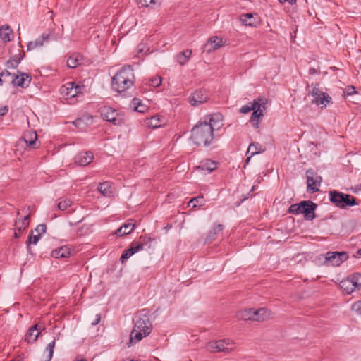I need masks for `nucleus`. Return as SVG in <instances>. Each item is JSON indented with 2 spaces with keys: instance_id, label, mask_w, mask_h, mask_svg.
Wrapping results in <instances>:
<instances>
[{
  "instance_id": "nucleus-58",
  "label": "nucleus",
  "mask_w": 361,
  "mask_h": 361,
  "mask_svg": "<svg viewBox=\"0 0 361 361\" xmlns=\"http://www.w3.org/2000/svg\"><path fill=\"white\" fill-rule=\"evenodd\" d=\"M357 253L361 256V248L357 250Z\"/></svg>"
},
{
  "instance_id": "nucleus-34",
  "label": "nucleus",
  "mask_w": 361,
  "mask_h": 361,
  "mask_svg": "<svg viewBox=\"0 0 361 361\" xmlns=\"http://www.w3.org/2000/svg\"><path fill=\"white\" fill-rule=\"evenodd\" d=\"M137 5L141 7L155 8L160 6L161 0H135Z\"/></svg>"
},
{
  "instance_id": "nucleus-30",
  "label": "nucleus",
  "mask_w": 361,
  "mask_h": 361,
  "mask_svg": "<svg viewBox=\"0 0 361 361\" xmlns=\"http://www.w3.org/2000/svg\"><path fill=\"white\" fill-rule=\"evenodd\" d=\"M70 255V250L68 247L63 246L59 249L53 250L51 253L52 257L54 258H65L68 257Z\"/></svg>"
},
{
  "instance_id": "nucleus-44",
  "label": "nucleus",
  "mask_w": 361,
  "mask_h": 361,
  "mask_svg": "<svg viewBox=\"0 0 361 361\" xmlns=\"http://www.w3.org/2000/svg\"><path fill=\"white\" fill-rule=\"evenodd\" d=\"M46 228L47 227L45 224H39L35 228L34 232L36 233L37 234H39V235L41 236L42 234L46 232Z\"/></svg>"
},
{
  "instance_id": "nucleus-55",
  "label": "nucleus",
  "mask_w": 361,
  "mask_h": 361,
  "mask_svg": "<svg viewBox=\"0 0 361 361\" xmlns=\"http://www.w3.org/2000/svg\"><path fill=\"white\" fill-rule=\"evenodd\" d=\"M360 190H361V184L359 185H357L355 187V189L354 190V192H357V191H360Z\"/></svg>"
},
{
  "instance_id": "nucleus-23",
  "label": "nucleus",
  "mask_w": 361,
  "mask_h": 361,
  "mask_svg": "<svg viewBox=\"0 0 361 361\" xmlns=\"http://www.w3.org/2000/svg\"><path fill=\"white\" fill-rule=\"evenodd\" d=\"M31 81L30 77L26 73H20L19 75H16L12 80L14 85L24 87L25 85L27 86Z\"/></svg>"
},
{
  "instance_id": "nucleus-22",
  "label": "nucleus",
  "mask_w": 361,
  "mask_h": 361,
  "mask_svg": "<svg viewBox=\"0 0 361 361\" xmlns=\"http://www.w3.org/2000/svg\"><path fill=\"white\" fill-rule=\"evenodd\" d=\"M255 315H253V321L262 322L271 317V313L265 308H259L255 310Z\"/></svg>"
},
{
  "instance_id": "nucleus-4",
  "label": "nucleus",
  "mask_w": 361,
  "mask_h": 361,
  "mask_svg": "<svg viewBox=\"0 0 361 361\" xmlns=\"http://www.w3.org/2000/svg\"><path fill=\"white\" fill-rule=\"evenodd\" d=\"M329 196L331 202L341 209L358 205V202L354 197L337 190L330 191Z\"/></svg>"
},
{
  "instance_id": "nucleus-19",
  "label": "nucleus",
  "mask_w": 361,
  "mask_h": 361,
  "mask_svg": "<svg viewBox=\"0 0 361 361\" xmlns=\"http://www.w3.org/2000/svg\"><path fill=\"white\" fill-rule=\"evenodd\" d=\"M49 39V34H42L35 41L30 42L27 44V50H33L37 48L42 47L44 44L48 43Z\"/></svg>"
},
{
  "instance_id": "nucleus-26",
  "label": "nucleus",
  "mask_w": 361,
  "mask_h": 361,
  "mask_svg": "<svg viewBox=\"0 0 361 361\" xmlns=\"http://www.w3.org/2000/svg\"><path fill=\"white\" fill-rule=\"evenodd\" d=\"M39 324H35L33 326L30 327L25 334V340L27 343H34L37 341L39 331H38Z\"/></svg>"
},
{
  "instance_id": "nucleus-49",
  "label": "nucleus",
  "mask_w": 361,
  "mask_h": 361,
  "mask_svg": "<svg viewBox=\"0 0 361 361\" xmlns=\"http://www.w3.org/2000/svg\"><path fill=\"white\" fill-rule=\"evenodd\" d=\"M345 92L348 95H352L353 94L355 93V87H348L346 88Z\"/></svg>"
},
{
  "instance_id": "nucleus-52",
  "label": "nucleus",
  "mask_w": 361,
  "mask_h": 361,
  "mask_svg": "<svg viewBox=\"0 0 361 361\" xmlns=\"http://www.w3.org/2000/svg\"><path fill=\"white\" fill-rule=\"evenodd\" d=\"M281 3L288 2L290 4L295 3L296 0H279Z\"/></svg>"
},
{
  "instance_id": "nucleus-53",
  "label": "nucleus",
  "mask_w": 361,
  "mask_h": 361,
  "mask_svg": "<svg viewBox=\"0 0 361 361\" xmlns=\"http://www.w3.org/2000/svg\"><path fill=\"white\" fill-rule=\"evenodd\" d=\"M39 324V326H38V331H39V334L44 331L45 329V327L43 324Z\"/></svg>"
},
{
  "instance_id": "nucleus-11",
  "label": "nucleus",
  "mask_w": 361,
  "mask_h": 361,
  "mask_svg": "<svg viewBox=\"0 0 361 361\" xmlns=\"http://www.w3.org/2000/svg\"><path fill=\"white\" fill-rule=\"evenodd\" d=\"M310 94L312 97V102L322 107H326L331 102V97L317 87L312 88Z\"/></svg>"
},
{
  "instance_id": "nucleus-27",
  "label": "nucleus",
  "mask_w": 361,
  "mask_h": 361,
  "mask_svg": "<svg viewBox=\"0 0 361 361\" xmlns=\"http://www.w3.org/2000/svg\"><path fill=\"white\" fill-rule=\"evenodd\" d=\"M13 37V32L9 25H3L0 27V38L4 42H10Z\"/></svg>"
},
{
  "instance_id": "nucleus-10",
  "label": "nucleus",
  "mask_w": 361,
  "mask_h": 361,
  "mask_svg": "<svg viewBox=\"0 0 361 361\" xmlns=\"http://www.w3.org/2000/svg\"><path fill=\"white\" fill-rule=\"evenodd\" d=\"M83 85H75L73 82H67L60 89L61 94L66 99L74 98L82 94Z\"/></svg>"
},
{
  "instance_id": "nucleus-36",
  "label": "nucleus",
  "mask_w": 361,
  "mask_h": 361,
  "mask_svg": "<svg viewBox=\"0 0 361 361\" xmlns=\"http://www.w3.org/2000/svg\"><path fill=\"white\" fill-rule=\"evenodd\" d=\"M82 61V56L79 54H73L69 56L67 60V66L71 68H75L78 67Z\"/></svg>"
},
{
  "instance_id": "nucleus-47",
  "label": "nucleus",
  "mask_w": 361,
  "mask_h": 361,
  "mask_svg": "<svg viewBox=\"0 0 361 361\" xmlns=\"http://www.w3.org/2000/svg\"><path fill=\"white\" fill-rule=\"evenodd\" d=\"M24 57V54L19 53L18 55H15L13 56L14 61H16V64H19L20 61Z\"/></svg>"
},
{
  "instance_id": "nucleus-24",
  "label": "nucleus",
  "mask_w": 361,
  "mask_h": 361,
  "mask_svg": "<svg viewBox=\"0 0 361 361\" xmlns=\"http://www.w3.org/2000/svg\"><path fill=\"white\" fill-rule=\"evenodd\" d=\"M93 123V118L91 115L85 114L83 115L81 118L76 119L73 124L76 128L82 129L86 126L91 125Z\"/></svg>"
},
{
  "instance_id": "nucleus-14",
  "label": "nucleus",
  "mask_w": 361,
  "mask_h": 361,
  "mask_svg": "<svg viewBox=\"0 0 361 361\" xmlns=\"http://www.w3.org/2000/svg\"><path fill=\"white\" fill-rule=\"evenodd\" d=\"M145 243L133 242L130 248L126 250L121 255V261L123 263L126 259L133 255L135 253L144 249Z\"/></svg>"
},
{
  "instance_id": "nucleus-8",
  "label": "nucleus",
  "mask_w": 361,
  "mask_h": 361,
  "mask_svg": "<svg viewBox=\"0 0 361 361\" xmlns=\"http://www.w3.org/2000/svg\"><path fill=\"white\" fill-rule=\"evenodd\" d=\"M235 344L229 339H222L211 341L207 343L205 349L210 353L230 352L234 350Z\"/></svg>"
},
{
  "instance_id": "nucleus-50",
  "label": "nucleus",
  "mask_w": 361,
  "mask_h": 361,
  "mask_svg": "<svg viewBox=\"0 0 361 361\" xmlns=\"http://www.w3.org/2000/svg\"><path fill=\"white\" fill-rule=\"evenodd\" d=\"M8 109L6 106L0 108V116H4L7 114Z\"/></svg>"
},
{
  "instance_id": "nucleus-51",
  "label": "nucleus",
  "mask_w": 361,
  "mask_h": 361,
  "mask_svg": "<svg viewBox=\"0 0 361 361\" xmlns=\"http://www.w3.org/2000/svg\"><path fill=\"white\" fill-rule=\"evenodd\" d=\"M100 319H101V315L99 314H97L95 320L92 322V325L96 326L97 324H98L99 323Z\"/></svg>"
},
{
  "instance_id": "nucleus-33",
  "label": "nucleus",
  "mask_w": 361,
  "mask_h": 361,
  "mask_svg": "<svg viewBox=\"0 0 361 361\" xmlns=\"http://www.w3.org/2000/svg\"><path fill=\"white\" fill-rule=\"evenodd\" d=\"M30 214L24 216L23 219H18L15 222L16 229L22 233L29 225Z\"/></svg>"
},
{
  "instance_id": "nucleus-9",
  "label": "nucleus",
  "mask_w": 361,
  "mask_h": 361,
  "mask_svg": "<svg viewBox=\"0 0 361 361\" xmlns=\"http://www.w3.org/2000/svg\"><path fill=\"white\" fill-rule=\"evenodd\" d=\"M101 116L107 121L112 122L116 126L122 124L124 121V116L118 112L117 110L110 107L104 106L100 109Z\"/></svg>"
},
{
  "instance_id": "nucleus-3",
  "label": "nucleus",
  "mask_w": 361,
  "mask_h": 361,
  "mask_svg": "<svg viewBox=\"0 0 361 361\" xmlns=\"http://www.w3.org/2000/svg\"><path fill=\"white\" fill-rule=\"evenodd\" d=\"M152 324L146 314L135 317V325L130 334V342H138L147 336L152 331Z\"/></svg>"
},
{
  "instance_id": "nucleus-1",
  "label": "nucleus",
  "mask_w": 361,
  "mask_h": 361,
  "mask_svg": "<svg viewBox=\"0 0 361 361\" xmlns=\"http://www.w3.org/2000/svg\"><path fill=\"white\" fill-rule=\"evenodd\" d=\"M223 117L214 114L204 118L192 129L191 140L197 145L208 146L214 139V132L223 126Z\"/></svg>"
},
{
  "instance_id": "nucleus-54",
  "label": "nucleus",
  "mask_w": 361,
  "mask_h": 361,
  "mask_svg": "<svg viewBox=\"0 0 361 361\" xmlns=\"http://www.w3.org/2000/svg\"><path fill=\"white\" fill-rule=\"evenodd\" d=\"M8 76L10 75V73L8 71H3L1 73V76L3 77V76Z\"/></svg>"
},
{
  "instance_id": "nucleus-42",
  "label": "nucleus",
  "mask_w": 361,
  "mask_h": 361,
  "mask_svg": "<svg viewBox=\"0 0 361 361\" xmlns=\"http://www.w3.org/2000/svg\"><path fill=\"white\" fill-rule=\"evenodd\" d=\"M161 83V78L159 76H155L149 79L148 85L149 86L156 87H159Z\"/></svg>"
},
{
  "instance_id": "nucleus-31",
  "label": "nucleus",
  "mask_w": 361,
  "mask_h": 361,
  "mask_svg": "<svg viewBox=\"0 0 361 361\" xmlns=\"http://www.w3.org/2000/svg\"><path fill=\"white\" fill-rule=\"evenodd\" d=\"M135 228L133 223H127L121 226L115 233L118 236H123L130 233Z\"/></svg>"
},
{
  "instance_id": "nucleus-18",
  "label": "nucleus",
  "mask_w": 361,
  "mask_h": 361,
  "mask_svg": "<svg viewBox=\"0 0 361 361\" xmlns=\"http://www.w3.org/2000/svg\"><path fill=\"white\" fill-rule=\"evenodd\" d=\"M94 159L90 152H81L75 157V162L80 166H86L91 163Z\"/></svg>"
},
{
  "instance_id": "nucleus-6",
  "label": "nucleus",
  "mask_w": 361,
  "mask_h": 361,
  "mask_svg": "<svg viewBox=\"0 0 361 361\" xmlns=\"http://www.w3.org/2000/svg\"><path fill=\"white\" fill-rule=\"evenodd\" d=\"M267 102V99L264 97H259L253 100L250 104L251 108H253L252 109L253 112L250 117V122L256 128H259V118L263 116Z\"/></svg>"
},
{
  "instance_id": "nucleus-29",
  "label": "nucleus",
  "mask_w": 361,
  "mask_h": 361,
  "mask_svg": "<svg viewBox=\"0 0 361 361\" xmlns=\"http://www.w3.org/2000/svg\"><path fill=\"white\" fill-rule=\"evenodd\" d=\"M55 347V339L49 343L42 355V361H50L54 353Z\"/></svg>"
},
{
  "instance_id": "nucleus-13",
  "label": "nucleus",
  "mask_w": 361,
  "mask_h": 361,
  "mask_svg": "<svg viewBox=\"0 0 361 361\" xmlns=\"http://www.w3.org/2000/svg\"><path fill=\"white\" fill-rule=\"evenodd\" d=\"M306 176L308 189L312 192L318 191L322 178L312 169H309L306 171Z\"/></svg>"
},
{
  "instance_id": "nucleus-32",
  "label": "nucleus",
  "mask_w": 361,
  "mask_h": 361,
  "mask_svg": "<svg viewBox=\"0 0 361 361\" xmlns=\"http://www.w3.org/2000/svg\"><path fill=\"white\" fill-rule=\"evenodd\" d=\"M132 106L135 111L140 113H145L149 109L147 105H146L145 103H143L140 99L137 98H134L132 100Z\"/></svg>"
},
{
  "instance_id": "nucleus-12",
  "label": "nucleus",
  "mask_w": 361,
  "mask_h": 361,
  "mask_svg": "<svg viewBox=\"0 0 361 361\" xmlns=\"http://www.w3.org/2000/svg\"><path fill=\"white\" fill-rule=\"evenodd\" d=\"M348 258V255L345 252H328L325 257L326 263L332 266H339Z\"/></svg>"
},
{
  "instance_id": "nucleus-43",
  "label": "nucleus",
  "mask_w": 361,
  "mask_h": 361,
  "mask_svg": "<svg viewBox=\"0 0 361 361\" xmlns=\"http://www.w3.org/2000/svg\"><path fill=\"white\" fill-rule=\"evenodd\" d=\"M35 232H32L31 235L29 237L28 243L36 245L40 238L39 234H35Z\"/></svg>"
},
{
  "instance_id": "nucleus-28",
  "label": "nucleus",
  "mask_w": 361,
  "mask_h": 361,
  "mask_svg": "<svg viewBox=\"0 0 361 361\" xmlns=\"http://www.w3.org/2000/svg\"><path fill=\"white\" fill-rule=\"evenodd\" d=\"M164 121V118H161L159 116H154L146 121V124L149 127L156 128L161 127Z\"/></svg>"
},
{
  "instance_id": "nucleus-20",
  "label": "nucleus",
  "mask_w": 361,
  "mask_h": 361,
  "mask_svg": "<svg viewBox=\"0 0 361 361\" xmlns=\"http://www.w3.org/2000/svg\"><path fill=\"white\" fill-rule=\"evenodd\" d=\"M37 135L35 131H27L23 135V140L25 144L33 148H37L39 145L37 142Z\"/></svg>"
},
{
  "instance_id": "nucleus-46",
  "label": "nucleus",
  "mask_w": 361,
  "mask_h": 361,
  "mask_svg": "<svg viewBox=\"0 0 361 361\" xmlns=\"http://www.w3.org/2000/svg\"><path fill=\"white\" fill-rule=\"evenodd\" d=\"M252 109L250 105H244L240 109L239 111L242 114H247L252 111Z\"/></svg>"
},
{
  "instance_id": "nucleus-56",
  "label": "nucleus",
  "mask_w": 361,
  "mask_h": 361,
  "mask_svg": "<svg viewBox=\"0 0 361 361\" xmlns=\"http://www.w3.org/2000/svg\"><path fill=\"white\" fill-rule=\"evenodd\" d=\"M21 233H20L16 228V231H15V237L16 238H18L20 236Z\"/></svg>"
},
{
  "instance_id": "nucleus-7",
  "label": "nucleus",
  "mask_w": 361,
  "mask_h": 361,
  "mask_svg": "<svg viewBox=\"0 0 361 361\" xmlns=\"http://www.w3.org/2000/svg\"><path fill=\"white\" fill-rule=\"evenodd\" d=\"M341 289L347 294H350L361 286V274L353 273L339 283Z\"/></svg>"
},
{
  "instance_id": "nucleus-41",
  "label": "nucleus",
  "mask_w": 361,
  "mask_h": 361,
  "mask_svg": "<svg viewBox=\"0 0 361 361\" xmlns=\"http://www.w3.org/2000/svg\"><path fill=\"white\" fill-rule=\"evenodd\" d=\"M71 205V201L69 200H61L57 205V207L60 210H66L68 207Z\"/></svg>"
},
{
  "instance_id": "nucleus-45",
  "label": "nucleus",
  "mask_w": 361,
  "mask_h": 361,
  "mask_svg": "<svg viewBox=\"0 0 361 361\" xmlns=\"http://www.w3.org/2000/svg\"><path fill=\"white\" fill-rule=\"evenodd\" d=\"M352 310L361 315V300L355 302L351 307Z\"/></svg>"
},
{
  "instance_id": "nucleus-35",
  "label": "nucleus",
  "mask_w": 361,
  "mask_h": 361,
  "mask_svg": "<svg viewBox=\"0 0 361 361\" xmlns=\"http://www.w3.org/2000/svg\"><path fill=\"white\" fill-rule=\"evenodd\" d=\"M191 54H192V50H190V49H186V50L180 52V54H178L177 55V57H176L177 62L181 66L185 65L187 63V61H188V59H190V57L191 56Z\"/></svg>"
},
{
  "instance_id": "nucleus-2",
  "label": "nucleus",
  "mask_w": 361,
  "mask_h": 361,
  "mask_svg": "<svg viewBox=\"0 0 361 361\" xmlns=\"http://www.w3.org/2000/svg\"><path fill=\"white\" fill-rule=\"evenodd\" d=\"M135 82L133 69L130 65L124 66L112 78V88L118 92H123L130 89Z\"/></svg>"
},
{
  "instance_id": "nucleus-57",
  "label": "nucleus",
  "mask_w": 361,
  "mask_h": 361,
  "mask_svg": "<svg viewBox=\"0 0 361 361\" xmlns=\"http://www.w3.org/2000/svg\"><path fill=\"white\" fill-rule=\"evenodd\" d=\"M252 157V156H251V155H250V157H248L246 159V160H245V164H248V163H249V161H250V159H251V157Z\"/></svg>"
},
{
  "instance_id": "nucleus-48",
  "label": "nucleus",
  "mask_w": 361,
  "mask_h": 361,
  "mask_svg": "<svg viewBox=\"0 0 361 361\" xmlns=\"http://www.w3.org/2000/svg\"><path fill=\"white\" fill-rule=\"evenodd\" d=\"M18 64H16L14 59L12 57L8 62V68H16Z\"/></svg>"
},
{
  "instance_id": "nucleus-40",
  "label": "nucleus",
  "mask_w": 361,
  "mask_h": 361,
  "mask_svg": "<svg viewBox=\"0 0 361 361\" xmlns=\"http://www.w3.org/2000/svg\"><path fill=\"white\" fill-rule=\"evenodd\" d=\"M224 229V226L221 224L216 225L212 231H210V233L208 235V238L211 240H214L215 238V235L218 234L219 233L221 232Z\"/></svg>"
},
{
  "instance_id": "nucleus-17",
  "label": "nucleus",
  "mask_w": 361,
  "mask_h": 361,
  "mask_svg": "<svg viewBox=\"0 0 361 361\" xmlns=\"http://www.w3.org/2000/svg\"><path fill=\"white\" fill-rule=\"evenodd\" d=\"M97 189L99 192L106 197H111L114 196L116 191L113 183L109 181H105L100 183Z\"/></svg>"
},
{
  "instance_id": "nucleus-25",
  "label": "nucleus",
  "mask_w": 361,
  "mask_h": 361,
  "mask_svg": "<svg viewBox=\"0 0 361 361\" xmlns=\"http://www.w3.org/2000/svg\"><path fill=\"white\" fill-rule=\"evenodd\" d=\"M217 168L216 162L210 159H206L201 162L200 165L197 167V169L202 172L210 173Z\"/></svg>"
},
{
  "instance_id": "nucleus-16",
  "label": "nucleus",
  "mask_w": 361,
  "mask_h": 361,
  "mask_svg": "<svg viewBox=\"0 0 361 361\" xmlns=\"http://www.w3.org/2000/svg\"><path fill=\"white\" fill-rule=\"evenodd\" d=\"M223 45V39L214 36L208 39L207 42L204 46L203 51L210 53L220 48Z\"/></svg>"
},
{
  "instance_id": "nucleus-39",
  "label": "nucleus",
  "mask_w": 361,
  "mask_h": 361,
  "mask_svg": "<svg viewBox=\"0 0 361 361\" xmlns=\"http://www.w3.org/2000/svg\"><path fill=\"white\" fill-rule=\"evenodd\" d=\"M262 152V147L259 144L252 143L250 145L247 154L250 153L251 156L259 154Z\"/></svg>"
},
{
  "instance_id": "nucleus-5",
  "label": "nucleus",
  "mask_w": 361,
  "mask_h": 361,
  "mask_svg": "<svg viewBox=\"0 0 361 361\" xmlns=\"http://www.w3.org/2000/svg\"><path fill=\"white\" fill-rule=\"evenodd\" d=\"M317 208V204L311 201H302L300 204H292L288 209L289 213L293 214H304V216L307 220H312L314 219V210Z\"/></svg>"
},
{
  "instance_id": "nucleus-21",
  "label": "nucleus",
  "mask_w": 361,
  "mask_h": 361,
  "mask_svg": "<svg viewBox=\"0 0 361 361\" xmlns=\"http://www.w3.org/2000/svg\"><path fill=\"white\" fill-rule=\"evenodd\" d=\"M240 20L243 25L256 27L259 25V20L252 13H245L240 16Z\"/></svg>"
},
{
  "instance_id": "nucleus-59",
  "label": "nucleus",
  "mask_w": 361,
  "mask_h": 361,
  "mask_svg": "<svg viewBox=\"0 0 361 361\" xmlns=\"http://www.w3.org/2000/svg\"><path fill=\"white\" fill-rule=\"evenodd\" d=\"M30 208H31V207H30V206H29V207H27V210L30 211Z\"/></svg>"
},
{
  "instance_id": "nucleus-38",
  "label": "nucleus",
  "mask_w": 361,
  "mask_h": 361,
  "mask_svg": "<svg viewBox=\"0 0 361 361\" xmlns=\"http://www.w3.org/2000/svg\"><path fill=\"white\" fill-rule=\"evenodd\" d=\"M204 203V200L202 196H198L191 199L188 202V207H197L198 206H202Z\"/></svg>"
},
{
  "instance_id": "nucleus-15",
  "label": "nucleus",
  "mask_w": 361,
  "mask_h": 361,
  "mask_svg": "<svg viewBox=\"0 0 361 361\" xmlns=\"http://www.w3.org/2000/svg\"><path fill=\"white\" fill-rule=\"evenodd\" d=\"M208 99L207 93L205 90H198L194 92L189 99V102L192 106H197L207 102Z\"/></svg>"
},
{
  "instance_id": "nucleus-37",
  "label": "nucleus",
  "mask_w": 361,
  "mask_h": 361,
  "mask_svg": "<svg viewBox=\"0 0 361 361\" xmlns=\"http://www.w3.org/2000/svg\"><path fill=\"white\" fill-rule=\"evenodd\" d=\"M254 309H248L238 312L237 317L243 320H253Z\"/></svg>"
}]
</instances>
